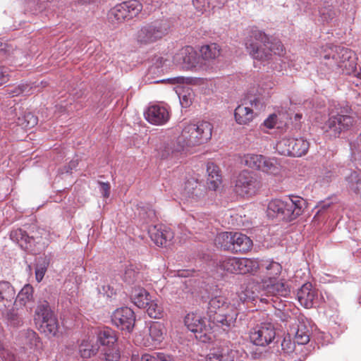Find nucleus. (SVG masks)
<instances>
[{
    "label": "nucleus",
    "instance_id": "obj_1",
    "mask_svg": "<svg viewBox=\"0 0 361 361\" xmlns=\"http://www.w3.org/2000/svg\"><path fill=\"white\" fill-rule=\"evenodd\" d=\"M207 316L208 320L195 314H188L184 319L188 330L195 333V338L204 343H210L214 339L212 324L224 331H228L235 326L238 311L233 305H231L220 308L216 312H211Z\"/></svg>",
    "mask_w": 361,
    "mask_h": 361
},
{
    "label": "nucleus",
    "instance_id": "obj_2",
    "mask_svg": "<svg viewBox=\"0 0 361 361\" xmlns=\"http://www.w3.org/2000/svg\"><path fill=\"white\" fill-rule=\"evenodd\" d=\"M307 202L300 196L290 195L285 200H274L267 207V215L270 218H278L290 222L302 214L307 207Z\"/></svg>",
    "mask_w": 361,
    "mask_h": 361
},
{
    "label": "nucleus",
    "instance_id": "obj_3",
    "mask_svg": "<svg viewBox=\"0 0 361 361\" xmlns=\"http://www.w3.org/2000/svg\"><path fill=\"white\" fill-rule=\"evenodd\" d=\"M245 45L253 59L262 61L269 60L272 53L281 54L283 51L281 42L273 43L271 37L257 28L250 31Z\"/></svg>",
    "mask_w": 361,
    "mask_h": 361
},
{
    "label": "nucleus",
    "instance_id": "obj_4",
    "mask_svg": "<svg viewBox=\"0 0 361 361\" xmlns=\"http://www.w3.org/2000/svg\"><path fill=\"white\" fill-rule=\"evenodd\" d=\"M212 128V125L207 121L190 123L183 128L178 137L183 140L184 147L200 145L211 138Z\"/></svg>",
    "mask_w": 361,
    "mask_h": 361
},
{
    "label": "nucleus",
    "instance_id": "obj_5",
    "mask_svg": "<svg viewBox=\"0 0 361 361\" xmlns=\"http://www.w3.org/2000/svg\"><path fill=\"white\" fill-rule=\"evenodd\" d=\"M35 321L39 329L48 336L56 335L59 324L56 317L51 310L48 302H40L35 310Z\"/></svg>",
    "mask_w": 361,
    "mask_h": 361
},
{
    "label": "nucleus",
    "instance_id": "obj_6",
    "mask_svg": "<svg viewBox=\"0 0 361 361\" xmlns=\"http://www.w3.org/2000/svg\"><path fill=\"white\" fill-rule=\"evenodd\" d=\"M262 185L257 173L243 170L236 177L234 190L238 195L251 197L257 194Z\"/></svg>",
    "mask_w": 361,
    "mask_h": 361
},
{
    "label": "nucleus",
    "instance_id": "obj_7",
    "mask_svg": "<svg viewBox=\"0 0 361 361\" xmlns=\"http://www.w3.org/2000/svg\"><path fill=\"white\" fill-rule=\"evenodd\" d=\"M169 27V23L166 20H157L147 24L137 32V42L143 44L153 43L165 36Z\"/></svg>",
    "mask_w": 361,
    "mask_h": 361
},
{
    "label": "nucleus",
    "instance_id": "obj_8",
    "mask_svg": "<svg viewBox=\"0 0 361 361\" xmlns=\"http://www.w3.org/2000/svg\"><path fill=\"white\" fill-rule=\"evenodd\" d=\"M355 122L352 115H330L324 123L323 130L331 137H338L350 129Z\"/></svg>",
    "mask_w": 361,
    "mask_h": 361
},
{
    "label": "nucleus",
    "instance_id": "obj_9",
    "mask_svg": "<svg viewBox=\"0 0 361 361\" xmlns=\"http://www.w3.org/2000/svg\"><path fill=\"white\" fill-rule=\"evenodd\" d=\"M309 147V142L302 137H284L279 140L276 146V149L279 154L295 157H300L306 154Z\"/></svg>",
    "mask_w": 361,
    "mask_h": 361
},
{
    "label": "nucleus",
    "instance_id": "obj_10",
    "mask_svg": "<svg viewBox=\"0 0 361 361\" xmlns=\"http://www.w3.org/2000/svg\"><path fill=\"white\" fill-rule=\"evenodd\" d=\"M10 238L27 253L36 255L40 252L38 245L42 240L41 237L30 236L25 231L17 228L11 232Z\"/></svg>",
    "mask_w": 361,
    "mask_h": 361
},
{
    "label": "nucleus",
    "instance_id": "obj_11",
    "mask_svg": "<svg viewBox=\"0 0 361 361\" xmlns=\"http://www.w3.org/2000/svg\"><path fill=\"white\" fill-rule=\"evenodd\" d=\"M142 5L137 0H130L116 5L110 11V15L118 22L130 20L142 11Z\"/></svg>",
    "mask_w": 361,
    "mask_h": 361
},
{
    "label": "nucleus",
    "instance_id": "obj_12",
    "mask_svg": "<svg viewBox=\"0 0 361 361\" xmlns=\"http://www.w3.org/2000/svg\"><path fill=\"white\" fill-rule=\"evenodd\" d=\"M276 337V330L271 323H262L254 328L250 334L251 342L259 346H266L272 343Z\"/></svg>",
    "mask_w": 361,
    "mask_h": 361
},
{
    "label": "nucleus",
    "instance_id": "obj_13",
    "mask_svg": "<svg viewBox=\"0 0 361 361\" xmlns=\"http://www.w3.org/2000/svg\"><path fill=\"white\" fill-rule=\"evenodd\" d=\"M111 321L121 330L130 333L135 326V315L130 308L123 307L114 312Z\"/></svg>",
    "mask_w": 361,
    "mask_h": 361
},
{
    "label": "nucleus",
    "instance_id": "obj_14",
    "mask_svg": "<svg viewBox=\"0 0 361 361\" xmlns=\"http://www.w3.org/2000/svg\"><path fill=\"white\" fill-rule=\"evenodd\" d=\"M199 61L196 51L190 46L183 47L173 57V63L186 71L195 68Z\"/></svg>",
    "mask_w": 361,
    "mask_h": 361
},
{
    "label": "nucleus",
    "instance_id": "obj_15",
    "mask_svg": "<svg viewBox=\"0 0 361 361\" xmlns=\"http://www.w3.org/2000/svg\"><path fill=\"white\" fill-rule=\"evenodd\" d=\"M183 140L179 137L176 140H167L157 145V156L161 159L177 157L184 149Z\"/></svg>",
    "mask_w": 361,
    "mask_h": 361
},
{
    "label": "nucleus",
    "instance_id": "obj_16",
    "mask_svg": "<svg viewBox=\"0 0 361 361\" xmlns=\"http://www.w3.org/2000/svg\"><path fill=\"white\" fill-rule=\"evenodd\" d=\"M263 289L265 291L264 298H287L290 293V288L287 282L281 280L276 281L270 279L263 284Z\"/></svg>",
    "mask_w": 361,
    "mask_h": 361
},
{
    "label": "nucleus",
    "instance_id": "obj_17",
    "mask_svg": "<svg viewBox=\"0 0 361 361\" xmlns=\"http://www.w3.org/2000/svg\"><path fill=\"white\" fill-rule=\"evenodd\" d=\"M165 327L162 323L152 322L149 327V334L154 344H159L164 340ZM135 342L137 345L149 347L153 345L148 338H142L140 334L136 335Z\"/></svg>",
    "mask_w": 361,
    "mask_h": 361
},
{
    "label": "nucleus",
    "instance_id": "obj_18",
    "mask_svg": "<svg viewBox=\"0 0 361 361\" xmlns=\"http://www.w3.org/2000/svg\"><path fill=\"white\" fill-rule=\"evenodd\" d=\"M297 298L305 308H312L318 305V292L310 283H305L298 290Z\"/></svg>",
    "mask_w": 361,
    "mask_h": 361
},
{
    "label": "nucleus",
    "instance_id": "obj_19",
    "mask_svg": "<svg viewBox=\"0 0 361 361\" xmlns=\"http://www.w3.org/2000/svg\"><path fill=\"white\" fill-rule=\"evenodd\" d=\"M149 235L151 240L160 247H166L173 238V233L171 229L162 225H156L149 227Z\"/></svg>",
    "mask_w": 361,
    "mask_h": 361
},
{
    "label": "nucleus",
    "instance_id": "obj_20",
    "mask_svg": "<svg viewBox=\"0 0 361 361\" xmlns=\"http://www.w3.org/2000/svg\"><path fill=\"white\" fill-rule=\"evenodd\" d=\"M353 56L354 54L350 49L343 47H336L331 54L324 56V59L328 60L332 59L336 66L347 68V63H349V66L353 64V60H352Z\"/></svg>",
    "mask_w": 361,
    "mask_h": 361
},
{
    "label": "nucleus",
    "instance_id": "obj_21",
    "mask_svg": "<svg viewBox=\"0 0 361 361\" xmlns=\"http://www.w3.org/2000/svg\"><path fill=\"white\" fill-rule=\"evenodd\" d=\"M260 286L258 284H249L240 293H238V298L242 302H252L256 305L257 302L268 303L269 300L264 298L262 295H259Z\"/></svg>",
    "mask_w": 361,
    "mask_h": 361
},
{
    "label": "nucleus",
    "instance_id": "obj_22",
    "mask_svg": "<svg viewBox=\"0 0 361 361\" xmlns=\"http://www.w3.org/2000/svg\"><path fill=\"white\" fill-rule=\"evenodd\" d=\"M289 334L294 336L295 342L298 347L310 341V330L302 318H298L290 326Z\"/></svg>",
    "mask_w": 361,
    "mask_h": 361
},
{
    "label": "nucleus",
    "instance_id": "obj_23",
    "mask_svg": "<svg viewBox=\"0 0 361 361\" xmlns=\"http://www.w3.org/2000/svg\"><path fill=\"white\" fill-rule=\"evenodd\" d=\"M145 118L154 125H162L169 118L167 109L157 104L150 106L145 113Z\"/></svg>",
    "mask_w": 361,
    "mask_h": 361
},
{
    "label": "nucleus",
    "instance_id": "obj_24",
    "mask_svg": "<svg viewBox=\"0 0 361 361\" xmlns=\"http://www.w3.org/2000/svg\"><path fill=\"white\" fill-rule=\"evenodd\" d=\"M17 341L25 350H35L40 348V339L37 333L32 329H25L19 332Z\"/></svg>",
    "mask_w": 361,
    "mask_h": 361
},
{
    "label": "nucleus",
    "instance_id": "obj_25",
    "mask_svg": "<svg viewBox=\"0 0 361 361\" xmlns=\"http://www.w3.org/2000/svg\"><path fill=\"white\" fill-rule=\"evenodd\" d=\"M295 341L292 342L290 334H288V336H285L281 342V349L284 353L288 354L290 356L288 361H304L306 359L307 353H302L298 355V352H303L304 348H298Z\"/></svg>",
    "mask_w": 361,
    "mask_h": 361
},
{
    "label": "nucleus",
    "instance_id": "obj_26",
    "mask_svg": "<svg viewBox=\"0 0 361 361\" xmlns=\"http://www.w3.org/2000/svg\"><path fill=\"white\" fill-rule=\"evenodd\" d=\"M235 351L228 346H219L210 350L206 361H234Z\"/></svg>",
    "mask_w": 361,
    "mask_h": 361
},
{
    "label": "nucleus",
    "instance_id": "obj_27",
    "mask_svg": "<svg viewBox=\"0 0 361 361\" xmlns=\"http://www.w3.org/2000/svg\"><path fill=\"white\" fill-rule=\"evenodd\" d=\"M16 297L13 286L6 281H0V308L10 307Z\"/></svg>",
    "mask_w": 361,
    "mask_h": 361
},
{
    "label": "nucleus",
    "instance_id": "obj_28",
    "mask_svg": "<svg viewBox=\"0 0 361 361\" xmlns=\"http://www.w3.org/2000/svg\"><path fill=\"white\" fill-rule=\"evenodd\" d=\"M118 338L115 331L109 327H104L97 333V341L99 347H118Z\"/></svg>",
    "mask_w": 361,
    "mask_h": 361
},
{
    "label": "nucleus",
    "instance_id": "obj_29",
    "mask_svg": "<svg viewBox=\"0 0 361 361\" xmlns=\"http://www.w3.org/2000/svg\"><path fill=\"white\" fill-rule=\"evenodd\" d=\"M233 241V252H246L252 246V241L250 238L240 233H234Z\"/></svg>",
    "mask_w": 361,
    "mask_h": 361
},
{
    "label": "nucleus",
    "instance_id": "obj_30",
    "mask_svg": "<svg viewBox=\"0 0 361 361\" xmlns=\"http://www.w3.org/2000/svg\"><path fill=\"white\" fill-rule=\"evenodd\" d=\"M184 190L189 198L195 200L203 197L205 193L202 185L193 178L186 181Z\"/></svg>",
    "mask_w": 361,
    "mask_h": 361
},
{
    "label": "nucleus",
    "instance_id": "obj_31",
    "mask_svg": "<svg viewBox=\"0 0 361 361\" xmlns=\"http://www.w3.org/2000/svg\"><path fill=\"white\" fill-rule=\"evenodd\" d=\"M208 177L207 185L209 190H216L221 184V175L219 174V167L214 163H208L207 166Z\"/></svg>",
    "mask_w": 361,
    "mask_h": 361
},
{
    "label": "nucleus",
    "instance_id": "obj_32",
    "mask_svg": "<svg viewBox=\"0 0 361 361\" xmlns=\"http://www.w3.org/2000/svg\"><path fill=\"white\" fill-rule=\"evenodd\" d=\"M131 300L139 308H145L152 299L149 293L145 289L138 287L133 290Z\"/></svg>",
    "mask_w": 361,
    "mask_h": 361
},
{
    "label": "nucleus",
    "instance_id": "obj_33",
    "mask_svg": "<svg viewBox=\"0 0 361 361\" xmlns=\"http://www.w3.org/2000/svg\"><path fill=\"white\" fill-rule=\"evenodd\" d=\"M234 116L238 124L245 125L252 121L254 118V112L250 107L239 105L235 109Z\"/></svg>",
    "mask_w": 361,
    "mask_h": 361
},
{
    "label": "nucleus",
    "instance_id": "obj_34",
    "mask_svg": "<svg viewBox=\"0 0 361 361\" xmlns=\"http://www.w3.org/2000/svg\"><path fill=\"white\" fill-rule=\"evenodd\" d=\"M345 180L348 188L361 198V171H352Z\"/></svg>",
    "mask_w": 361,
    "mask_h": 361
},
{
    "label": "nucleus",
    "instance_id": "obj_35",
    "mask_svg": "<svg viewBox=\"0 0 361 361\" xmlns=\"http://www.w3.org/2000/svg\"><path fill=\"white\" fill-rule=\"evenodd\" d=\"M202 59L205 61L214 60L220 56V47L216 43L206 44L201 47Z\"/></svg>",
    "mask_w": 361,
    "mask_h": 361
},
{
    "label": "nucleus",
    "instance_id": "obj_36",
    "mask_svg": "<svg viewBox=\"0 0 361 361\" xmlns=\"http://www.w3.org/2000/svg\"><path fill=\"white\" fill-rule=\"evenodd\" d=\"M120 358L121 353L118 347H100L101 361H119Z\"/></svg>",
    "mask_w": 361,
    "mask_h": 361
},
{
    "label": "nucleus",
    "instance_id": "obj_37",
    "mask_svg": "<svg viewBox=\"0 0 361 361\" xmlns=\"http://www.w3.org/2000/svg\"><path fill=\"white\" fill-rule=\"evenodd\" d=\"M231 305H232L223 295L212 297L208 302L207 314L211 312H216L220 308L228 307Z\"/></svg>",
    "mask_w": 361,
    "mask_h": 361
},
{
    "label": "nucleus",
    "instance_id": "obj_38",
    "mask_svg": "<svg viewBox=\"0 0 361 361\" xmlns=\"http://www.w3.org/2000/svg\"><path fill=\"white\" fill-rule=\"evenodd\" d=\"M233 234L232 232L221 233L216 236L215 243L224 250L232 252Z\"/></svg>",
    "mask_w": 361,
    "mask_h": 361
},
{
    "label": "nucleus",
    "instance_id": "obj_39",
    "mask_svg": "<svg viewBox=\"0 0 361 361\" xmlns=\"http://www.w3.org/2000/svg\"><path fill=\"white\" fill-rule=\"evenodd\" d=\"M33 299V288L30 284H26L18 293L16 298L15 303L25 306L27 302Z\"/></svg>",
    "mask_w": 361,
    "mask_h": 361
},
{
    "label": "nucleus",
    "instance_id": "obj_40",
    "mask_svg": "<svg viewBox=\"0 0 361 361\" xmlns=\"http://www.w3.org/2000/svg\"><path fill=\"white\" fill-rule=\"evenodd\" d=\"M237 257H225L217 262V267L231 274H237Z\"/></svg>",
    "mask_w": 361,
    "mask_h": 361
},
{
    "label": "nucleus",
    "instance_id": "obj_41",
    "mask_svg": "<svg viewBox=\"0 0 361 361\" xmlns=\"http://www.w3.org/2000/svg\"><path fill=\"white\" fill-rule=\"evenodd\" d=\"M38 122V118L31 112L25 113L23 116L18 118L17 124L23 128L30 129L35 127Z\"/></svg>",
    "mask_w": 361,
    "mask_h": 361
},
{
    "label": "nucleus",
    "instance_id": "obj_42",
    "mask_svg": "<svg viewBox=\"0 0 361 361\" xmlns=\"http://www.w3.org/2000/svg\"><path fill=\"white\" fill-rule=\"evenodd\" d=\"M100 347L94 345L87 341H83L79 346V353L83 358H90L99 353Z\"/></svg>",
    "mask_w": 361,
    "mask_h": 361
},
{
    "label": "nucleus",
    "instance_id": "obj_43",
    "mask_svg": "<svg viewBox=\"0 0 361 361\" xmlns=\"http://www.w3.org/2000/svg\"><path fill=\"white\" fill-rule=\"evenodd\" d=\"M227 1L228 0H192L193 5L200 11L206 10L207 8H209L211 6L212 7L221 6Z\"/></svg>",
    "mask_w": 361,
    "mask_h": 361
},
{
    "label": "nucleus",
    "instance_id": "obj_44",
    "mask_svg": "<svg viewBox=\"0 0 361 361\" xmlns=\"http://www.w3.org/2000/svg\"><path fill=\"white\" fill-rule=\"evenodd\" d=\"M237 274H245L253 270L255 262L247 258L237 257Z\"/></svg>",
    "mask_w": 361,
    "mask_h": 361
},
{
    "label": "nucleus",
    "instance_id": "obj_45",
    "mask_svg": "<svg viewBox=\"0 0 361 361\" xmlns=\"http://www.w3.org/2000/svg\"><path fill=\"white\" fill-rule=\"evenodd\" d=\"M148 315L151 318L159 319L163 317L164 311L162 307L155 300H151L145 307Z\"/></svg>",
    "mask_w": 361,
    "mask_h": 361
},
{
    "label": "nucleus",
    "instance_id": "obj_46",
    "mask_svg": "<svg viewBox=\"0 0 361 361\" xmlns=\"http://www.w3.org/2000/svg\"><path fill=\"white\" fill-rule=\"evenodd\" d=\"M264 156L260 154H247L245 157V165L250 168L260 170Z\"/></svg>",
    "mask_w": 361,
    "mask_h": 361
},
{
    "label": "nucleus",
    "instance_id": "obj_47",
    "mask_svg": "<svg viewBox=\"0 0 361 361\" xmlns=\"http://www.w3.org/2000/svg\"><path fill=\"white\" fill-rule=\"evenodd\" d=\"M49 261L46 257H39L35 267V277L38 282H40L47 270Z\"/></svg>",
    "mask_w": 361,
    "mask_h": 361
},
{
    "label": "nucleus",
    "instance_id": "obj_48",
    "mask_svg": "<svg viewBox=\"0 0 361 361\" xmlns=\"http://www.w3.org/2000/svg\"><path fill=\"white\" fill-rule=\"evenodd\" d=\"M260 170L267 173L276 174L279 171V168L276 161L264 157Z\"/></svg>",
    "mask_w": 361,
    "mask_h": 361
},
{
    "label": "nucleus",
    "instance_id": "obj_49",
    "mask_svg": "<svg viewBox=\"0 0 361 361\" xmlns=\"http://www.w3.org/2000/svg\"><path fill=\"white\" fill-rule=\"evenodd\" d=\"M7 321L8 324L13 327H19L23 324L22 317L14 310H11L7 313Z\"/></svg>",
    "mask_w": 361,
    "mask_h": 361
},
{
    "label": "nucleus",
    "instance_id": "obj_50",
    "mask_svg": "<svg viewBox=\"0 0 361 361\" xmlns=\"http://www.w3.org/2000/svg\"><path fill=\"white\" fill-rule=\"evenodd\" d=\"M97 291L99 294L107 298H112L116 294V288L109 283H104L102 285H99L97 287Z\"/></svg>",
    "mask_w": 361,
    "mask_h": 361
},
{
    "label": "nucleus",
    "instance_id": "obj_51",
    "mask_svg": "<svg viewBox=\"0 0 361 361\" xmlns=\"http://www.w3.org/2000/svg\"><path fill=\"white\" fill-rule=\"evenodd\" d=\"M139 273L132 266L128 267L124 273L123 279L128 283H133L138 277Z\"/></svg>",
    "mask_w": 361,
    "mask_h": 361
},
{
    "label": "nucleus",
    "instance_id": "obj_52",
    "mask_svg": "<svg viewBox=\"0 0 361 361\" xmlns=\"http://www.w3.org/2000/svg\"><path fill=\"white\" fill-rule=\"evenodd\" d=\"M164 353L152 352L150 353H144L141 355V361H162Z\"/></svg>",
    "mask_w": 361,
    "mask_h": 361
},
{
    "label": "nucleus",
    "instance_id": "obj_53",
    "mask_svg": "<svg viewBox=\"0 0 361 361\" xmlns=\"http://www.w3.org/2000/svg\"><path fill=\"white\" fill-rule=\"evenodd\" d=\"M166 60L160 56H155L152 59V66L149 68L150 73H155L156 69L159 70L164 65Z\"/></svg>",
    "mask_w": 361,
    "mask_h": 361
},
{
    "label": "nucleus",
    "instance_id": "obj_54",
    "mask_svg": "<svg viewBox=\"0 0 361 361\" xmlns=\"http://www.w3.org/2000/svg\"><path fill=\"white\" fill-rule=\"evenodd\" d=\"M139 215L147 221L148 219L152 220L155 217V212L152 209H148L147 211L145 208H141L139 211Z\"/></svg>",
    "mask_w": 361,
    "mask_h": 361
},
{
    "label": "nucleus",
    "instance_id": "obj_55",
    "mask_svg": "<svg viewBox=\"0 0 361 361\" xmlns=\"http://www.w3.org/2000/svg\"><path fill=\"white\" fill-rule=\"evenodd\" d=\"M269 300V302L268 303L271 302L273 304V307L276 310L275 311H282L286 310V304L281 299L270 298Z\"/></svg>",
    "mask_w": 361,
    "mask_h": 361
},
{
    "label": "nucleus",
    "instance_id": "obj_56",
    "mask_svg": "<svg viewBox=\"0 0 361 361\" xmlns=\"http://www.w3.org/2000/svg\"><path fill=\"white\" fill-rule=\"evenodd\" d=\"M9 79V70L7 67L0 66V85L7 82Z\"/></svg>",
    "mask_w": 361,
    "mask_h": 361
},
{
    "label": "nucleus",
    "instance_id": "obj_57",
    "mask_svg": "<svg viewBox=\"0 0 361 361\" xmlns=\"http://www.w3.org/2000/svg\"><path fill=\"white\" fill-rule=\"evenodd\" d=\"M268 270H271L270 274L277 276L281 273V266L278 262H272L267 267Z\"/></svg>",
    "mask_w": 361,
    "mask_h": 361
},
{
    "label": "nucleus",
    "instance_id": "obj_58",
    "mask_svg": "<svg viewBox=\"0 0 361 361\" xmlns=\"http://www.w3.org/2000/svg\"><path fill=\"white\" fill-rule=\"evenodd\" d=\"M277 124V116L276 114L270 115L264 121V125L269 129L274 128Z\"/></svg>",
    "mask_w": 361,
    "mask_h": 361
},
{
    "label": "nucleus",
    "instance_id": "obj_59",
    "mask_svg": "<svg viewBox=\"0 0 361 361\" xmlns=\"http://www.w3.org/2000/svg\"><path fill=\"white\" fill-rule=\"evenodd\" d=\"M0 356L5 359L6 361H13L14 357L13 355L10 353L7 350H6L4 347L2 343L0 342Z\"/></svg>",
    "mask_w": 361,
    "mask_h": 361
},
{
    "label": "nucleus",
    "instance_id": "obj_60",
    "mask_svg": "<svg viewBox=\"0 0 361 361\" xmlns=\"http://www.w3.org/2000/svg\"><path fill=\"white\" fill-rule=\"evenodd\" d=\"M98 184L100 186V192H102L104 197L107 198L110 195V184L109 183H104L98 181Z\"/></svg>",
    "mask_w": 361,
    "mask_h": 361
},
{
    "label": "nucleus",
    "instance_id": "obj_61",
    "mask_svg": "<svg viewBox=\"0 0 361 361\" xmlns=\"http://www.w3.org/2000/svg\"><path fill=\"white\" fill-rule=\"evenodd\" d=\"M353 111L348 105H345L337 109L336 114L332 113L331 115H352Z\"/></svg>",
    "mask_w": 361,
    "mask_h": 361
},
{
    "label": "nucleus",
    "instance_id": "obj_62",
    "mask_svg": "<svg viewBox=\"0 0 361 361\" xmlns=\"http://www.w3.org/2000/svg\"><path fill=\"white\" fill-rule=\"evenodd\" d=\"M352 150H355L357 152H361V132L357 138L350 143Z\"/></svg>",
    "mask_w": 361,
    "mask_h": 361
},
{
    "label": "nucleus",
    "instance_id": "obj_63",
    "mask_svg": "<svg viewBox=\"0 0 361 361\" xmlns=\"http://www.w3.org/2000/svg\"><path fill=\"white\" fill-rule=\"evenodd\" d=\"M275 315L283 322H287L290 318L289 313L285 310L275 311Z\"/></svg>",
    "mask_w": 361,
    "mask_h": 361
},
{
    "label": "nucleus",
    "instance_id": "obj_64",
    "mask_svg": "<svg viewBox=\"0 0 361 361\" xmlns=\"http://www.w3.org/2000/svg\"><path fill=\"white\" fill-rule=\"evenodd\" d=\"M180 104L183 107H187L191 104V101L188 99L186 95H183L180 97Z\"/></svg>",
    "mask_w": 361,
    "mask_h": 361
}]
</instances>
